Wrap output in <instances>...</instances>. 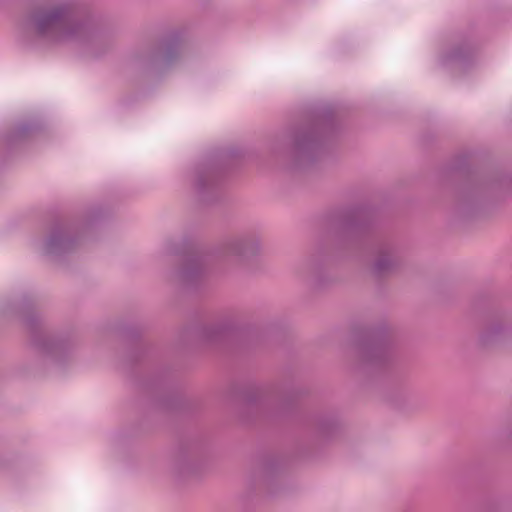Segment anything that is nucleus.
<instances>
[{
  "label": "nucleus",
  "instance_id": "obj_1",
  "mask_svg": "<svg viewBox=\"0 0 512 512\" xmlns=\"http://www.w3.org/2000/svg\"><path fill=\"white\" fill-rule=\"evenodd\" d=\"M67 23L59 12H53L39 21V28L42 32L52 29L61 32L66 29Z\"/></svg>",
  "mask_w": 512,
  "mask_h": 512
}]
</instances>
